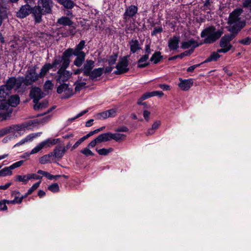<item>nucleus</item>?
Listing matches in <instances>:
<instances>
[{
  "mask_svg": "<svg viewBox=\"0 0 251 251\" xmlns=\"http://www.w3.org/2000/svg\"><path fill=\"white\" fill-rule=\"evenodd\" d=\"M29 96L33 100L34 103H37L40 99L44 97V94L39 87L34 86L31 88Z\"/></svg>",
  "mask_w": 251,
  "mask_h": 251,
  "instance_id": "f8f14e48",
  "label": "nucleus"
},
{
  "mask_svg": "<svg viewBox=\"0 0 251 251\" xmlns=\"http://www.w3.org/2000/svg\"><path fill=\"white\" fill-rule=\"evenodd\" d=\"M24 160H20L19 161H17L13 164H12L10 166V167L11 170L14 169L16 168L19 167L23 165L24 163Z\"/></svg>",
  "mask_w": 251,
  "mask_h": 251,
  "instance_id": "5fc2aeb1",
  "label": "nucleus"
},
{
  "mask_svg": "<svg viewBox=\"0 0 251 251\" xmlns=\"http://www.w3.org/2000/svg\"><path fill=\"white\" fill-rule=\"evenodd\" d=\"M12 131V126H8L0 129V137L11 132Z\"/></svg>",
  "mask_w": 251,
  "mask_h": 251,
  "instance_id": "a18cd8bd",
  "label": "nucleus"
},
{
  "mask_svg": "<svg viewBox=\"0 0 251 251\" xmlns=\"http://www.w3.org/2000/svg\"><path fill=\"white\" fill-rule=\"evenodd\" d=\"M180 82L178 84L179 88L182 91H187L193 85L194 81L192 78L183 79L179 78Z\"/></svg>",
  "mask_w": 251,
  "mask_h": 251,
  "instance_id": "4468645a",
  "label": "nucleus"
},
{
  "mask_svg": "<svg viewBox=\"0 0 251 251\" xmlns=\"http://www.w3.org/2000/svg\"><path fill=\"white\" fill-rule=\"evenodd\" d=\"M163 31V28L161 26L155 27L151 32L152 36L156 35L157 34L161 33Z\"/></svg>",
  "mask_w": 251,
  "mask_h": 251,
  "instance_id": "864d4df0",
  "label": "nucleus"
},
{
  "mask_svg": "<svg viewBox=\"0 0 251 251\" xmlns=\"http://www.w3.org/2000/svg\"><path fill=\"white\" fill-rule=\"evenodd\" d=\"M180 42V37L177 35H174L168 40V45L170 50H177L179 48V43Z\"/></svg>",
  "mask_w": 251,
  "mask_h": 251,
  "instance_id": "dca6fc26",
  "label": "nucleus"
},
{
  "mask_svg": "<svg viewBox=\"0 0 251 251\" xmlns=\"http://www.w3.org/2000/svg\"><path fill=\"white\" fill-rule=\"evenodd\" d=\"M113 150H114L112 148H109L108 149L102 148L100 149H96V151L100 155H107L109 153L112 152Z\"/></svg>",
  "mask_w": 251,
  "mask_h": 251,
  "instance_id": "72a5a7b5",
  "label": "nucleus"
},
{
  "mask_svg": "<svg viewBox=\"0 0 251 251\" xmlns=\"http://www.w3.org/2000/svg\"><path fill=\"white\" fill-rule=\"evenodd\" d=\"M96 119L98 120H104L108 118L106 110L97 114L95 116Z\"/></svg>",
  "mask_w": 251,
  "mask_h": 251,
  "instance_id": "c03bdc74",
  "label": "nucleus"
},
{
  "mask_svg": "<svg viewBox=\"0 0 251 251\" xmlns=\"http://www.w3.org/2000/svg\"><path fill=\"white\" fill-rule=\"evenodd\" d=\"M88 147L80 151V152L86 156H94V153L89 149Z\"/></svg>",
  "mask_w": 251,
  "mask_h": 251,
  "instance_id": "49530a36",
  "label": "nucleus"
},
{
  "mask_svg": "<svg viewBox=\"0 0 251 251\" xmlns=\"http://www.w3.org/2000/svg\"><path fill=\"white\" fill-rule=\"evenodd\" d=\"M95 62L92 60H87L82 67L83 75L88 76L94 67Z\"/></svg>",
  "mask_w": 251,
  "mask_h": 251,
  "instance_id": "f3484780",
  "label": "nucleus"
},
{
  "mask_svg": "<svg viewBox=\"0 0 251 251\" xmlns=\"http://www.w3.org/2000/svg\"><path fill=\"white\" fill-rule=\"evenodd\" d=\"M152 94L153 97L158 96L159 98L162 97L164 95V93L161 91H152Z\"/></svg>",
  "mask_w": 251,
  "mask_h": 251,
  "instance_id": "338daca9",
  "label": "nucleus"
},
{
  "mask_svg": "<svg viewBox=\"0 0 251 251\" xmlns=\"http://www.w3.org/2000/svg\"><path fill=\"white\" fill-rule=\"evenodd\" d=\"M202 64L200 63V64H196V65H193V66H191L189 67H188L187 69V72H193L194 71V70L200 67Z\"/></svg>",
  "mask_w": 251,
  "mask_h": 251,
  "instance_id": "e2e57ef3",
  "label": "nucleus"
},
{
  "mask_svg": "<svg viewBox=\"0 0 251 251\" xmlns=\"http://www.w3.org/2000/svg\"><path fill=\"white\" fill-rule=\"evenodd\" d=\"M151 49L150 44H147L145 47V54L144 55H147V56L149 57V55L151 54Z\"/></svg>",
  "mask_w": 251,
  "mask_h": 251,
  "instance_id": "13d9d810",
  "label": "nucleus"
},
{
  "mask_svg": "<svg viewBox=\"0 0 251 251\" xmlns=\"http://www.w3.org/2000/svg\"><path fill=\"white\" fill-rule=\"evenodd\" d=\"M112 139L115 140L117 142H120L125 139L126 135L124 134L121 133H112Z\"/></svg>",
  "mask_w": 251,
  "mask_h": 251,
  "instance_id": "f704fd0d",
  "label": "nucleus"
},
{
  "mask_svg": "<svg viewBox=\"0 0 251 251\" xmlns=\"http://www.w3.org/2000/svg\"><path fill=\"white\" fill-rule=\"evenodd\" d=\"M201 44V43L199 44L197 41L193 39H191L187 41L182 42L181 43V48L182 49H187L192 47L190 49H193V50H194L196 48L198 47Z\"/></svg>",
  "mask_w": 251,
  "mask_h": 251,
  "instance_id": "a211bd4d",
  "label": "nucleus"
},
{
  "mask_svg": "<svg viewBox=\"0 0 251 251\" xmlns=\"http://www.w3.org/2000/svg\"><path fill=\"white\" fill-rule=\"evenodd\" d=\"M65 152V148H63L62 146H57L50 153L52 157L60 159L63 157Z\"/></svg>",
  "mask_w": 251,
  "mask_h": 251,
  "instance_id": "6ab92c4d",
  "label": "nucleus"
},
{
  "mask_svg": "<svg viewBox=\"0 0 251 251\" xmlns=\"http://www.w3.org/2000/svg\"><path fill=\"white\" fill-rule=\"evenodd\" d=\"M57 23L64 26H70L73 24V22L69 18L63 16L58 19Z\"/></svg>",
  "mask_w": 251,
  "mask_h": 251,
  "instance_id": "c85d7f7f",
  "label": "nucleus"
},
{
  "mask_svg": "<svg viewBox=\"0 0 251 251\" xmlns=\"http://www.w3.org/2000/svg\"><path fill=\"white\" fill-rule=\"evenodd\" d=\"M47 177L50 180L56 179L57 178L60 177V175L54 176V175H51L49 173L47 175Z\"/></svg>",
  "mask_w": 251,
  "mask_h": 251,
  "instance_id": "69168bd1",
  "label": "nucleus"
},
{
  "mask_svg": "<svg viewBox=\"0 0 251 251\" xmlns=\"http://www.w3.org/2000/svg\"><path fill=\"white\" fill-rule=\"evenodd\" d=\"M29 180L31 179H34L35 180L41 179L42 176H39L36 174H28Z\"/></svg>",
  "mask_w": 251,
  "mask_h": 251,
  "instance_id": "bf43d9fd",
  "label": "nucleus"
},
{
  "mask_svg": "<svg viewBox=\"0 0 251 251\" xmlns=\"http://www.w3.org/2000/svg\"><path fill=\"white\" fill-rule=\"evenodd\" d=\"M220 52H218V50L216 51L212 52L210 55L201 64H204L212 61H217L221 57V55L219 54Z\"/></svg>",
  "mask_w": 251,
  "mask_h": 251,
  "instance_id": "5701e85b",
  "label": "nucleus"
},
{
  "mask_svg": "<svg viewBox=\"0 0 251 251\" xmlns=\"http://www.w3.org/2000/svg\"><path fill=\"white\" fill-rule=\"evenodd\" d=\"M6 203L5 201L2 200L0 201V209L1 210H6L7 209V206L6 205Z\"/></svg>",
  "mask_w": 251,
  "mask_h": 251,
  "instance_id": "0e129e2a",
  "label": "nucleus"
},
{
  "mask_svg": "<svg viewBox=\"0 0 251 251\" xmlns=\"http://www.w3.org/2000/svg\"><path fill=\"white\" fill-rule=\"evenodd\" d=\"M52 69L50 63H46L44 64L41 68L40 72L38 73L40 78H43L49 72V70Z\"/></svg>",
  "mask_w": 251,
  "mask_h": 251,
  "instance_id": "b1692460",
  "label": "nucleus"
},
{
  "mask_svg": "<svg viewBox=\"0 0 251 251\" xmlns=\"http://www.w3.org/2000/svg\"><path fill=\"white\" fill-rule=\"evenodd\" d=\"M57 92L58 94H61L64 92L61 99H66L70 98L74 94L73 89L69 87V85L66 83L61 84L57 88Z\"/></svg>",
  "mask_w": 251,
  "mask_h": 251,
  "instance_id": "9d476101",
  "label": "nucleus"
},
{
  "mask_svg": "<svg viewBox=\"0 0 251 251\" xmlns=\"http://www.w3.org/2000/svg\"><path fill=\"white\" fill-rule=\"evenodd\" d=\"M138 8L135 5L126 6L123 15V22L126 24L125 31L127 34L135 31L137 26L135 24Z\"/></svg>",
  "mask_w": 251,
  "mask_h": 251,
  "instance_id": "f03ea898",
  "label": "nucleus"
},
{
  "mask_svg": "<svg viewBox=\"0 0 251 251\" xmlns=\"http://www.w3.org/2000/svg\"><path fill=\"white\" fill-rule=\"evenodd\" d=\"M20 193L18 191H14L12 192V196H14L13 201L15 204H20L22 202V198L19 197Z\"/></svg>",
  "mask_w": 251,
  "mask_h": 251,
  "instance_id": "e433bc0d",
  "label": "nucleus"
},
{
  "mask_svg": "<svg viewBox=\"0 0 251 251\" xmlns=\"http://www.w3.org/2000/svg\"><path fill=\"white\" fill-rule=\"evenodd\" d=\"M48 189L53 193H56L59 191V187L57 183H54L48 186Z\"/></svg>",
  "mask_w": 251,
  "mask_h": 251,
  "instance_id": "37998d69",
  "label": "nucleus"
},
{
  "mask_svg": "<svg viewBox=\"0 0 251 251\" xmlns=\"http://www.w3.org/2000/svg\"><path fill=\"white\" fill-rule=\"evenodd\" d=\"M161 123L159 121H156L152 125L151 127L156 130L160 126Z\"/></svg>",
  "mask_w": 251,
  "mask_h": 251,
  "instance_id": "774afa93",
  "label": "nucleus"
},
{
  "mask_svg": "<svg viewBox=\"0 0 251 251\" xmlns=\"http://www.w3.org/2000/svg\"><path fill=\"white\" fill-rule=\"evenodd\" d=\"M43 88L45 91L51 90L53 88V84L50 80H48L45 81Z\"/></svg>",
  "mask_w": 251,
  "mask_h": 251,
  "instance_id": "a19ab883",
  "label": "nucleus"
},
{
  "mask_svg": "<svg viewBox=\"0 0 251 251\" xmlns=\"http://www.w3.org/2000/svg\"><path fill=\"white\" fill-rule=\"evenodd\" d=\"M12 170L9 167H5L0 170V177L12 175Z\"/></svg>",
  "mask_w": 251,
  "mask_h": 251,
  "instance_id": "473e14b6",
  "label": "nucleus"
},
{
  "mask_svg": "<svg viewBox=\"0 0 251 251\" xmlns=\"http://www.w3.org/2000/svg\"><path fill=\"white\" fill-rule=\"evenodd\" d=\"M108 118L114 117L116 115V111L115 109H110L106 110Z\"/></svg>",
  "mask_w": 251,
  "mask_h": 251,
  "instance_id": "6e6d98bb",
  "label": "nucleus"
},
{
  "mask_svg": "<svg viewBox=\"0 0 251 251\" xmlns=\"http://www.w3.org/2000/svg\"><path fill=\"white\" fill-rule=\"evenodd\" d=\"M12 126V130L14 129L15 130H16L17 131H19L21 130H25V128L26 127V126L24 125V124H19V125H14Z\"/></svg>",
  "mask_w": 251,
  "mask_h": 251,
  "instance_id": "8fccbe9b",
  "label": "nucleus"
},
{
  "mask_svg": "<svg viewBox=\"0 0 251 251\" xmlns=\"http://www.w3.org/2000/svg\"><path fill=\"white\" fill-rule=\"evenodd\" d=\"M128 130H129V129H128V127L126 126H120L115 129V131H116L117 132H128Z\"/></svg>",
  "mask_w": 251,
  "mask_h": 251,
  "instance_id": "052dcab7",
  "label": "nucleus"
},
{
  "mask_svg": "<svg viewBox=\"0 0 251 251\" xmlns=\"http://www.w3.org/2000/svg\"><path fill=\"white\" fill-rule=\"evenodd\" d=\"M35 105H34V109L35 110H38L40 109H42L45 108L47 106L48 104V102L47 100H44L42 102L35 103Z\"/></svg>",
  "mask_w": 251,
  "mask_h": 251,
  "instance_id": "4c0bfd02",
  "label": "nucleus"
},
{
  "mask_svg": "<svg viewBox=\"0 0 251 251\" xmlns=\"http://www.w3.org/2000/svg\"><path fill=\"white\" fill-rule=\"evenodd\" d=\"M84 40H81L74 48H68L63 52L61 56L55 57L52 63H50L52 68H68L71 63L70 58L73 55L76 56L73 62L74 65L77 67H81L84 63L86 57V53L82 50L86 46Z\"/></svg>",
  "mask_w": 251,
  "mask_h": 251,
  "instance_id": "f257e3e1",
  "label": "nucleus"
},
{
  "mask_svg": "<svg viewBox=\"0 0 251 251\" xmlns=\"http://www.w3.org/2000/svg\"><path fill=\"white\" fill-rule=\"evenodd\" d=\"M242 12V9L236 8L230 13L228 24L230 25V31L238 33L245 26V22L241 21L240 18Z\"/></svg>",
  "mask_w": 251,
  "mask_h": 251,
  "instance_id": "20e7f679",
  "label": "nucleus"
},
{
  "mask_svg": "<svg viewBox=\"0 0 251 251\" xmlns=\"http://www.w3.org/2000/svg\"><path fill=\"white\" fill-rule=\"evenodd\" d=\"M16 77H11L9 78L7 81L4 86L6 87V88L11 92V90L15 87Z\"/></svg>",
  "mask_w": 251,
  "mask_h": 251,
  "instance_id": "c756f323",
  "label": "nucleus"
},
{
  "mask_svg": "<svg viewBox=\"0 0 251 251\" xmlns=\"http://www.w3.org/2000/svg\"><path fill=\"white\" fill-rule=\"evenodd\" d=\"M111 134V132L101 134L97 137V139L99 140L100 143L110 141L112 139Z\"/></svg>",
  "mask_w": 251,
  "mask_h": 251,
  "instance_id": "cd10ccee",
  "label": "nucleus"
},
{
  "mask_svg": "<svg viewBox=\"0 0 251 251\" xmlns=\"http://www.w3.org/2000/svg\"><path fill=\"white\" fill-rule=\"evenodd\" d=\"M128 65L129 62L126 56L120 58L116 66L117 70L115 71L113 73L119 75L127 72L129 70Z\"/></svg>",
  "mask_w": 251,
  "mask_h": 251,
  "instance_id": "6e6552de",
  "label": "nucleus"
},
{
  "mask_svg": "<svg viewBox=\"0 0 251 251\" xmlns=\"http://www.w3.org/2000/svg\"><path fill=\"white\" fill-rule=\"evenodd\" d=\"M58 2L67 8L71 9L75 6V3L71 0H57Z\"/></svg>",
  "mask_w": 251,
  "mask_h": 251,
  "instance_id": "7c9ffc66",
  "label": "nucleus"
},
{
  "mask_svg": "<svg viewBox=\"0 0 251 251\" xmlns=\"http://www.w3.org/2000/svg\"><path fill=\"white\" fill-rule=\"evenodd\" d=\"M152 92H146L141 96V100H145L151 97H153Z\"/></svg>",
  "mask_w": 251,
  "mask_h": 251,
  "instance_id": "4d7b16f0",
  "label": "nucleus"
},
{
  "mask_svg": "<svg viewBox=\"0 0 251 251\" xmlns=\"http://www.w3.org/2000/svg\"><path fill=\"white\" fill-rule=\"evenodd\" d=\"M88 112V109L83 110V111L80 112V113H79L78 114H77L74 117L68 119V120L66 122L67 125H70L71 123L73 122L75 119H76L77 118H78L80 117L83 116V115H84L85 114H86Z\"/></svg>",
  "mask_w": 251,
  "mask_h": 251,
  "instance_id": "c9c22d12",
  "label": "nucleus"
},
{
  "mask_svg": "<svg viewBox=\"0 0 251 251\" xmlns=\"http://www.w3.org/2000/svg\"><path fill=\"white\" fill-rule=\"evenodd\" d=\"M104 68H99L94 69L88 75L90 79L91 80H96L98 77H100L103 73Z\"/></svg>",
  "mask_w": 251,
  "mask_h": 251,
  "instance_id": "aec40b11",
  "label": "nucleus"
},
{
  "mask_svg": "<svg viewBox=\"0 0 251 251\" xmlns=\"http://www.w3.org/2000/svg\"><path fill=\"white\" fill-rule=\"evenodd\" d=\"M52 7V0H39L38 6H35L33 9L35 22L39 23L41 21L42 15L51 13Z\"/></svg>",
  "mask_w": 251,
  "mask_h": 251,
  "instance_id": "39448f33",
  "label": "nucleus"
},
{
  "mask_svg": "<svg viewBox=\"0 0 251 251\" xmlns=\"http://www.w3.org/2000/svg\"><path fill=\"white\" fill-rule=\"evenodd\" d=\"M29 141H31V138L28 135L25 138L22 139L20 142H19L18 143H16L14 145V147H17V146H20L21 145H23L25 143H26V142H29Z\"/></svg>",
  "mask_w": 251,
  "mask_h": 251,
  "instance_id": "3c124183",
  "label": "nucleus"
},
{
  "mask_svg": "<svg viewBox=\"0 0 251 251\" xmlns=\"http://www.w3.org/2000/svg\"><path fill=\"white\" fill-rule=\"evenodd\" d=\"M130 46V51L131 53H135L136 52L140 50L141 48L140 46L138 40L132 39L129 42Z\"/></svg>",
  "mask_w": 251,
  "mask_h": 251,
  "instance_id": "412c9836",
  "label": "nucleus"
},
{
  "mask_svg": "<svg viewBox=\"0 0 251 251\" xmlns=\"http://www.w3.org/2000/svg\"><path fill=\"white\" fill-rule=\"evenodd\" d=\"M163 59V56L159 51H155L150 58V61L152 62L154 64H157Z\"/></svg>",
  "mask_w": 251,
  "mask_h": 251,
  "instance_id": "bb28decb",
  "label": "nucleus"
},
{
  "mask_svg": "<svg viewBox=\"0 0 251 251\" xmlns=\"http://www.w3.org/2000/svg\"><path fill=\"white\" fill-rule=\"evenodd\" d=\"M213 2L212 0H206L203 4V7L205 10H212V9L211 7V3Z\"/></svg>",
  "mask_w": 251,
  "mask_h": 251,
  "instance_id": "603ef678",
  "label": "nucleus"
},
{
  "mask_svg": "<svg viewBox=\"0 0 251 251\" xmlns=\"http://www.w3.org/2000/svg\"><path fill=\"white\" fill-rule=\"evenodd\" d=\"M29 180L28 174L27 175H17L15 177V180L17 182H21L25 184Z\"/></svg>",
  "mask_w": 251,
  "mask_h": 251,
  "instance_id": "2f4dec72",
  "label": "nucleus"
},
{
  "mask_svg": "<svg viewBox=\"0 0 251 251\" xmlns=\"http://www.w3.org/2000/svg\"><path fill=\"white\" fill-rule=\"evenodd\" d=\"M86 84V83L84 82L76 81L74 84V85H75V91L76 92H79L81 90L85 87Z\"/></svg>",
  "mask_w": 251,
  "mask_h": 251,
  "instance_id": "ea45409f",
  "label": "nucleus"
},
{
  "mask_svg": "<svg viewBox=\"0 0 251 251\" xmlns=\"http://www.w3.org/2000/svg\"><path fill=\"white\" fill-rule=\"evenodd\" d=\"M20 97L17 95L11 96L8 99V104L12 107H16L20 103Z\"/></svg>",
  "mask_w": 251,
  "mask_h": 251,
  "instance_id": "393cba45",
  "label": "nucleus"
},
{
  "mask_svg": "<svg viewBox=\"0 0 251 251\" xmlns=\"http://www.w3.org/2000/svg\"><path fill=\"white\" fill-rule=\"evenodd\" d=\"M41 181H39L35 183H34L31 187H30L27 191V195H30L33 193L34 191L37 189L39 187L41 183Z\"/></svg>",
  "mask_w": 251,
  "mask_h": 251,
  "instance_id": "de8ad7c7",
  "label": "nucleus"
},
{
  "mask_svg": "<svg viewBox=\"0 0 251 251\" xmlns=\"http://www.w3.org/2000/svg\"><path fill=\"white\" fill-rule=\"evenodd\" d=\"M16 81L15 89L18 92H24L26 89V87L28 86L23 76L16 78Z\"/></svg>",
  "mask_w": 251,
  "mask_h": 251,
  "instance_id": "2eb2a0df",
  "label": "nucleus"
},
{
  "mask_svg": "<svg viewBox=\"0 0 251 251\" xmlns=\"http://www.w3.org/2000/svg\"><path fill=\"white\" fill-rule=\"evenodd\" d=\"M59 141V139H50L48 138L40 143H39L35 148H34L31 152L32 154L36 153L40 151L44 147L47 146L50 147V145H53L57 144L58 141Z\"/></svg>",
  "mask_w": 251,
  "mask_h": 251,
  "instance_id": "1a4fd4ad",
  "label": "nucleus"
},
{
  "mask_svg": "<svg viewBox=\"0 0 251 251\" xmlns=\"http://www.w3.org/2000/svg\"><path fill=\"white\" fill-rule=\"evenodd\" d=\"M223 33L224 29L222 27L216 30L215 26L210 25L202 30L201 33V37L202 38H204L203 43L210 44L215 42Z\"/></svg>",
  "mask_w": 251,
  "mask_h": 251,
  "instance_id": "7ed1b4c3",
  "label": "nucleus"
},
{
  "mask_svg": "<svg viewBox=\"0 0 251 251\" xmlns=\"http://www.w3.org/2000/svg\"><path fill=\"white\" fill-rule=\"evenodd\" d=\"M149 57L147 55H142L137 61V67L138 68H144L147 67L150 65V62H148Z\"/></svg>",
  "mask_w": 251,
  "mask_h": 251,
  "instance_id": "4be33fe9",
  "label": "nucleus"
},
{
  "mask_svg": "<svg viewBox=\"0 0 251 251\" xmlns=\"http://www.w3.org/2000/svg\"><path fill=\"white\" fill-rule=\"evenodd\" d=\"M33 6L31 5L26 4L22 6L20 10L17 12V16L21 18H24L28 16L31 12L33 13Z\"/></svg>",
  "mask_w": 251,
  "mask_h": 251,
  "instance_id": "ddd939ff",
  "label": "nucleus"
},
{
  "mask_svg": "<svg viewBox=\"0 0 251 251\" xmlns=\"http://www.w3.org/2000/svg\"><path fill=\"white\" fill-rule=\"evenodd\" d=\"M67 69H58L57 72V76L56 81L61 83L68 81L71 77L72 73L66 70Z\"/></svg>",
  "mask_w": 251,
  "mask_h": 251,
  "instance_id": "9b49d317",
  "label": "nucleus"
},
{
  "mask_svg": "<svg viewBox=\"0 0 251 251\" xmlns=\"http://www.w3.org/2000/svg\"><path fill=\"white\" fill-rule=\"evenodd\" d=\"M118 55L116 54L109 56L107 59V62L109 65H112L116 63Z\"/></svg>",
  "mask_w": 251,
  "mask_h": 251,
  "instance_id": "09e8293b",
  "label": "nucleus"
},
{
  "mask_svg": "<svg viewBox=\"0 0 251 251\" xmlns=\"http://www.w3.org/2000/svg\"><path fill=\"white\" fill-rule=\"evenodd\" d=\"M238 43L244 46H249L251 44V37L248 36L240 39L238 41Z\"/></svg>",
  "mask_w": 251,
  "mask_h": 251,
  "instance_id": "79ce46f5",
  "label": "nucleus"
},
{
  "mask_svg": "<svg viewBox=\"0 0 251 251\" xmlns=\"http://www.w3.org/2000/svg\"><path fill=\"white\" fill-rule=\"evenodd\" d=\"M10 92L6 88L5 86H0V100L4 101Z\"/></svg>",
  "mask_w": 251,
  "mask_h": 251,
  "instance_id": "a878e982",
  "label": "nucleus"
},
{
  "mask_svg": "<svg viewBox=\"0 0 251 251\" xmlns=\"http://www.w3.org/2000/svg\"><path fill=\"white\" fill-rule=\"evenodd\" d=\"M37 69L38 67L36 65L28 67L23 76L28 86L33 85L40 79L38 73L37 72Z\"/></svg>",
  "mask_w": 251,
  "mask_h": 251,
  "instance_id": "0eeeda50",
  "label": "nucleus"
},
{
  "mask_svg": "<svg viewBox=\"0 0 251 251\" xmlns=\"http://www.w3.org/2000/svg\"><path fill=\"white\" fill-rule=\"evenodd\" d=\"M52 157L51 153L45 155L40 158L39 162L42 164H45L50 162V157Z\"/></svg>",
  "mask_w": 251,
  "mask_h": 251,
  "instance_id": "58836bf2",
  "label": "nucleus"
},
{
  "mask_svg": "<svg viewBox=\"0 0 251 251\" xmlns=\"http://www.w3.org/2000/svg\"><path fill=\"white\" fill-rule=\"evenodd\" d=\"M237 34L232 32L223 36L219 42V46L221 48L218 49V52L226 53L231 49H234L233 46L230 44V42L236 37Z\"/></svg>",
  "mask_w": 251,
  "mask_h": 251,
  "instance_id": "423d86ee",
  "label": "nucleus"
},
{
  "mask_svg": "<svg viewBox=\"0 0 251 251\" xmlns=\"http://www.w3.org/2000/svg\"><path fill=\"white\" fill-rule=\"evenodd\" d=\"M97 137L94 140H92L88 145V148H94L96 146V144L98 143H100L99 140H98Z\"/></svg>",
  "mask_w": 251,
  "mask_h": 251,
  "instance_id": "680f3d73",
  "label": "nucleus"
}]
</instances>
